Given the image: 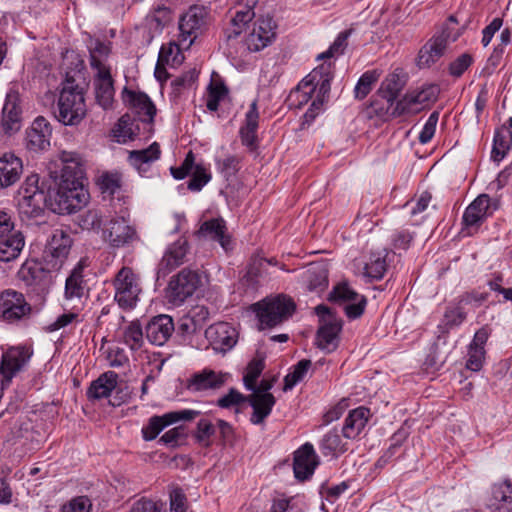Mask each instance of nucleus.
Masks as SVG:
<instances>
[{
    "label": "nucleus",
    "instance_id": "obj_47",
    "mask_svg": "<svg viewBox=\"0 0 512 512\" xmlns=\"http://www.w3.org/2000/svg\"><path fill=\"white\" fill-rule=\"evenodd\" d=\"M380 73L377 70L366 71L358 80L354 93L357 99H364L378 81Z\"/></svg>",
    "mask_w": 512,
    "mask_h": 512
},
{
    "label": "nucleus",
    "instance_id": "obj_41",
    "mask_svg": "<svg viewBox=\"0 0 512 512\" xmlns=\"http://www.w3.org/2000/svg\"><path fill=\"white\" fill-rule=\"evenodd\" d=\"M138 131L139 124L137 120L128 114L123 115L113 129L118 142L133 140L138 135Z\"/></svg>",
    "mask_w": 512,
    "mask_h": 512
},
{
    "label": "nucleus",
    "instance_id": "obj_25",
    "mask_svg": "<svg viewBox=\"0 0 512 512\" xmlns=\"http://www.w3.org/2000/svg\"><path fill=\"white\" fill-rule=\"evenodd\" d=\"M275 36L271 19H261L254 23L252 30L245 38V45L251 52H257L268 46Z\"/></svg>",
    "mask_w": 512,
    "mask_h": 512
},
{
    "label": "nucleus",
    "instance_id": "obj_50",
    "mask_svg": "<svg viewBox=\"0 0 512 512\" xmlns=\"http://www.w3.org/2000/svg\"><path fill=\"white\" fill-rule=\"evenodd\" d=\"M185 49L180 41L178 43H170L168 45H163L159 51V62L160 64H167L174 66L180 62V50Z\"/></svg>",
    "mask_w": 512,
    "mask_h": 512
},
{
    "label": "nucleus",
    "instance_id": "obj_52",
    "mask_svg": "<svg viewBox=\"0 0 512 512\" xmlns=\"http://www.w3.org/2000/svg\"><path fill=\"white\" fill-rule=\"evenodd\" d=\"M264 369V362L261 359H253L248 367L247 372L243 377L244 385L248 390L255 389V384Z\"/></svg>",
    "mask_w": 512,
    "mask_h": 512
},
{
    "label": "nucleus",
    "instance_id": "obj_54",
    "mask_svg": "<svg viewBox=\"0 0 512 512\" xmlns=\"http://www.w3.org/2000/svg\"><path fill=\"white\" fill-rule=\"evenodd\" d=\"M165 505L161 501H154L142 497L135 501L130 509V512H164Z\"/></svg>",
    "mask_w": 512,
    "mask_h": 512
},
{
    "label": "nucleus",
    "instance_id": "obj_21",
    "mask_svg": "<svg viewBox=\"0 0 512 512\" xmlns=\"http://www.w3.org/2000/svg\"><path fill=\"white\" fill-rule=\"evenodd\" d=\"M31 307L22 293L6 290L0 294V316L7 321L19 320L30 313Z\"/></svg>",
    "mask_w": 512,
    "mask_h": 512
},
{
    "label": "nucleus",
    "instance_id": "obj_7",
    "mask_svg": "<svg viewBox=\"0 0 512 512\" xmlns=\"http://www.w3.org/2000/svg\"><path fill=\"white\" fill-rule=\"evenodd\" d=\"M405 84L406 76L403 71L399 69H396L382 81L378 90V96L383 100V103L375 99L371 104L378 116L392 117V111L396 105L395 100L403 90Z\"/></svg>",
    "mask_w": 512,
    "mask_h": 512
},
{
    "label": "nucleus",
    "instance_id": "obj_59",
    "mask_svg": "<svg viewBox=\"0 0 512 512\" xmlns=\"http://www.w3.org/2000/svg\"><path fill=\"white\" fill-rule=\"evenodd\" d=\"M92 503L86 496H77L61 507V512H90Z\"/></svg>",
    "mask_w": 512,
    "mask_h": 512
},
{
    "label": "nucleus",
    "instance_id": "obj_42",
    "mask_svg": "<svg viewBox=\"0 0 512 512\" xmlns=\"http://www.w3.org/2000/svg\"><path fill=\"white\" fill-rule=\"evenodd\" d=\"M512 142V131L505 125L498 129L494 135L491 157L494 161L500 162L510 149Z\"/></svg>",
    "mask_w": 512,
    "mask_h": 512
},
{
    "label": "nucleus",
    "instance_id": "obj_45",
    "mask_svg": "<svg viewBox=\"0 0 512 512\" xmlns=\"http://www.w3.org/2000/svg\"><path fill=\"white\" fill-rule=\"evenodd\" d=\"M306 280L310 291L323 290L328 284V273L324 266H312L306 271Z\"/></svg>",
    "mask_w": 512,
    "mask_h": 512
},
{
    "label": "nucleus",
    "instance_id": "obj_8",
    "mask_svg": "<svg viewBox=\"0 0 512 512\" xmlns=\"http://www.w3.org/2000/svg\"><path fill=\"white\" fill-rule=\"evenodd\" d=\"M440 89L436 84L423 86L421 89H415L404 95V97L396 102L392 111V118H396L405 114H417L426 106L435 102L438 98Z\"/></svg>",
    "mask_w": 512,
    "mask_h": 512
},
{
    "label": "nucleus",
    "instance_id": "obj_48",
    "mask_svg": "<svg viewBox=\"0 0 512 512\" xmlns=\"http://www.w3.org/2000/svg\"><path fill=\"white\" fill-rule=\"evenodd\" d=\"M123 340L132 350H137L143 343V332L138 322H131L123 331Z\"/></svg>",
    "mask_w": 512,
    "mask_h": 512
},
{
    "label": "nucleus",
    "instance_id": "obj_60",
    "mask_svg": "<svg viewBox=\"0 0 512 512\" xmlns=\"http://www.w3.org/2000/svg\"><path fill=\"white\" fill-rule=\"evenodd\" d=\"M227 94V88L223 84H211L207 97L206 106L210 111H216L219 107V102Z\"/></svg>",
    "mask_w": 512,
    "mask_h": 512
},
{
    "label": "nucleus",
    "instance_id": "obj_55",
    "mask_svg": "<svg viewBox=\"0 0 512 512\" xmlns=\"http://www.w3.org/2000/svg\"><path fill=\"white\" fill-rule=\"evenodd\" d=\"M196 165L195 156L192 151H189L182 164L179 167H171L170 171L175 179L181 180L191 175Z\"/></svg>",
    "mask_w": 512,
    "mask_h": 512
},
{
    "label": "nucleus",
    "instance_id": "obj_13",
    "mask_svg": "<svg viewBox=\"0 0 512 512\" xmlns=\"http://www.w3.org/2000/svg\"><path fill=\"white\" fill-rule=\"evenodd\" d=\"M73 240L70 234L62 229H56L49 237L43 259L54 270H60L68 258Z\"/></svg>",
    "mask_w": 512,
    "mask_h": 512
},
{
    "label": "nucleus",
    "instance_id": "obj_38",
    "mask_svg": "<svg viewBox=\"0 0 512 512\" xmlns=\"http://www.w3.org/2000/svg\"><path fill=\"white\" fill-rule=\"evenodd\" d=\"M118 374L113 371H107L94 380L88 390L87 396L90 400H100L111 395L116 388Z\"/></svg>",
    "mask_w": 512,
    "mask_h": 512
},
{
    "label": "nucleus",
    "instance_id": "obj_26",
    "mask_svg": "<svg viewBox=\"0 0 512 512\" xmlns=\"http://www.w3.org/2000/svg\"><path fill=\"white\" fill-rule=\"evenodd\" d=\"M96 103L103 109H110L113 105L115 89L110 69L96 71L93 79Z\"/></svg>",
    "mask_w": 512,
    "mask_h": 512
},
{
    "label": "nucleus",
    "instance_id": "obj_32",
    "mask_svg": "<svg viewBox=\"0 0 512 512\" xmlns=\"http://www.w3.org/2000/svg\"><path fill=\"white\" fill-rule=\"evenodd\" d=\"M486 505L491 512H512V484L510 480L493 485L492 495Z\"/></svg>",
    "mask_w": 512,
    "mask_h": 512
},
{
    "label": "nucleus",
    "instance_id": "obj_12",
    "mask_svg": "<svg viewBox=\"0 0 512 512\" xmlns=\"http://www.w3.org/2000/svg\"><path fill=\"white\" fill-rule=\"evenodd\" d=\"M115 300L125 309L133 308L141 292L139 278L129 267H123L117 273L115 280Z\"/></svg>",
    "mask_w": 512,
    "mask_h": 512
},
{
    "label": "nucleus",
    "instance_id": "obj_23",
    "mask_svg": "<svg viewBox=\"0 0 512 512\" xmlns=\"http://www.w3.org/2000/svg\"><path fill=\"white\" fill-rule=\"evenodd\" d=\"M51 134L50 123L38 116L26 130V148L33 152L46 150L50 146Z\"/></svg>",
    "mask_w": 512,
    "mask_h": 512
},
{
    "label": "nucleus",
    "instance_id": "obj_49",
    "mask_svg": "<svg viewBox=\"0 0 512 512\" xmlns=\"http://www.w3.org/2000/svg\"><path fill=\"white\" fill-rule=\"evenodd\" d=\"M386 266L384 257L380 254H371L369 262L365 265L364 274L369 278L379 280L384 276Z\"/></svg>",
    "mask_w": 512,
    "mask_h": 512
},
{
    "label": "nucleus",
    "instance_id": "obj_39",
    "mask_svg": "<svg viewBox=\"0 0 512 512\" xmlns=\"http://www.w3.org/2000/svg\"><path fill=\"white\" fill-rule=\"evenodd\" d=\"M369 414V409L365 407H358L350 411L342 428L343 436L348 439L357 437L366 426Z\"/></svg>",
    "mask_w": 512,
    "mask_h": 512
},
{
    "label": "nucleus",
    "instance_id": "obj_3",
    "mask_svg": "<svg viewBox=\"0 0 512 512\" xmlns=\"http://www.w3.org/2000/svg\"><path fill=\"white\" fill-rule=\"evenodd\" d=\"M456 24V18L450 16L442 30L429 39L420 49L417 58V65L420 68H428L436 63L445 54L447 46L460 37L462 29L457 28Z\"/></svg>",
    "mask_w": 512,
    "mask_h": 512
},
{
    "label": "nucleus",
    "instance_id": "obj_62",
    "mask_svg": "<svg viewBox=\"0 0 512 512\" xmlns=\"http://www.w3.org/2000/svg\"><path fill=\"white\" fill-rule=\"evenodd\" d=\"M473 63V57L468 53H463L452 61L449 65V73L453 77H460Z\"/></svg>",
    "mask_w": 512,
    "mask_h": 512
},
{
    "label": "nucleus",
    "instance_id": "obj_58",
    "mask_svg": "<svg viewBox=\"0 0 512 512\" xmlns=\"http://www.w3.org/2000/svg\"><path fill=\"white\" fill-rule=\"evenodd\" d=\"M196 165L195 156L192 151H189L182 164L179 167H171L170 171L175 179L181 180L191 175Z\"/></svg>",
    "mask_w": 512,
    "mask_h": 512
},
{
    "label": "nucleus",
    "instance_id": "obj_10",
    "mask_svg": "<svg viewBox=\"0 0 512 512\" xmlns=\"http://www.w3.org/2000/svg\"><path fill=\"white\" fill-rule=\"evenodd\" d=\"M199 285L198 273L184 268L170 279L166 288V298L169 303L179 306L194 294Z\"/></svg>",
    "mask_w": 512,
    "mask_h": 512
},
{
    "label": "nucleus",
    "instance_id": "obj_37",
    "mask_svg": "<svg viewBox=\"0 0 512 512\" xmlns=\"http://www.w3.org/2000/svg\"><path fill=\"white\" fill-rule=\"evenodd\" d=\"M160 154V146L157 142H154L146 149L131 151L128 161L132 167L143 175L150 169L151 164L159 159Z\"/></svg>",
    "mask_w": 512,
    "mask_h": 512
},
{
    "label": "nucleus",
    "instance_id": "obj_20",
    "mask_svg": "<svg viewBox=\"0 0 512 512\" xmlns=\"http://www.w3.org/2000/svg\"><path fill=\"white\" fill-rule=\"evenodd\" d=\"M319 464V457L311 443H305L294 452L293 472L295 478L304 482L312 477Z\"/></svg>",
    "mask_w": 512,
    "mask_h": 512
},
{
    "label": "nucleus",
    "instance_id": "obj_18",
    "mask_svg": "<svg viewBox=\"0 0 512 512\" xmlns=\"http://www.w3.org/2000/svg\"><path fill=\"white\" fill-rule=\"evenodd\" d=\"M497 206L491 207V198L487 194L479 195L465 210L462 223L467 234L476 231L483 221L492 214Z\"/></svg>",
    "mask_w": 512,
    "mask_h": 512
},
{
    "label": "nucleus",
    "instance_id": "obj_61",
    "mask_svg": "<svg viewBox=\"0 0 512 512\" xmlns=\"http://www.w3.org/2000/svg\"><path fill=\"white\" fill-rule=\"evenodd\" d=\"M410 435L409 427L406 423H404L391 437V444L389 448L387 449L384 457L391 458L394 454L396 449H398L408 438Z\"/></svg>",
    "mask_w": 512,
    "mask_h": 512
},
{
    "label": "nucleus",
    "instance_id": "obj_46",
    "mask_svg": "<svg viewBox=\"0 0 512 512\" xmlns=\"http://www.w3.org/2000/svg\"><path fill=\"white\" fill-rule=\"evenodd\" d=\"M311 367V361L303 359L299 361L293 368V371L288 373L284 378L283 390H291L298 382L302 381L308 370Z\"/></svg>",
    "mask_w": 512,
    "mask_h": 512
},
{
    "label": "nucleus",
    "instance_id": "obj_31",
    "mask_svg": "<svg viewBox=\"0 0 512 512\" xmlns=\"http://www.w3.org/2000/svg\"><path fill=\"white\" fill-rule=\"evenodd\" d=\"M23 164L19 157L5 153L0 157V188L14 185L21 177Z\"/></svg>",
    "mask_w": 512,
    "mask_h": 512
},
{
    "label": "nucleus",
    "instance_id": "obj_5",
    "mask_svg": "<svg viewBox=\"0 0 512 512\" xmlns=\"http://www.w3.org/2000/svg\"><path fill=\"white\" fill-rule=\"evenodd\" d=\"M39 176H28L19 189L18 210L21 216L36 218L42 215L46 206L49 207V199L39 185Z\"/></svg>",
    "mask_w": 512,
    "mask_h": 512
},
{
    "label": "nucleus",
    "instance_id": "obj_1",
    "mask_svg": "<svg viewBox=\"0 0 512 512\" xmlns=\"http://www.w3.org/2000/svg\"><path fill=\"white\" fill-rule=\"evenodd\" d=\"M60 159L63 167L58 187L49 196V208L57 214H72L85 206L89 198L84 187V163L76 152L63 151Z\"/></svg>",
    "mask_w": 512,
    "mask_h": 512
},
{
    "label": "nucleus",
    "instance_id": "obj_22",
    "mask_svg": "<svg viewBox=\"0 0 512 512\" xmlns=\"http://www.w3.org/2000/svg\"><path fill=\"white\" fill-rule=\"evenodd\" d=\"M205 337L216 352L225 353L233 348L237 342L236 330L226 322H219L209 326Z\"/></svg>",
    "mask_w": 512,
    "mask_h": 512
},
{
    "label": "nucleus",
    "instance_id": "obj_2",
    "mask_svg": "<svg viewBox=\"0 0 512 512\" xmlns=\"http://www.w3.org/2000/svg\"><path fill=\"white\" fill-rule=\"evenodd\" d=\"M87 114L83 88L74 84L69 78L63 83L57 105L54 110L55 118L65 126L79 125Z\"/></svg>",
    "mask_w": 512,
    "mask_h": 512
},
{
    "label": "nucleus",
    "instance_id": "obj_57",
    "mask_svg": "<svg viewBox=\"0 0 512 512\" xmlns=\"http://www.w3.org/2000/svg\"><path fill=\"white\" fill-rule=\"evenodd\" d=\"M196 165L195 156L192 151H189L182 164L179 167H171L170 171L175 179L181 180L191 175Z\"/></svg>",
    "mask_w": 512,
    "mask_h": 512
},
{
    "label": "nucleus",
    "instance_id": "obj_16",
    "mask_svg": "<svg viewBox=\"0 0 512 512\" xmlns=\"http://www.w3.org/2000/svg\"><path fill=\"white\" fill-rule=\"evenodd\" d=\"M206 24L205 12L200 7H191L179 21L178 41L188 49Z\"/></svg>",
    "mask_w": 512,
    "mask_h": 512
},
{
    "label": "nucleus",
    "instance_id": "obj_19",
    "mask_svg": "<svg viewBox=\"0 0 512 512\" xmlns=\"http://www.w3.org/2000/svg\"><path fill=\"white\" fill-rule=\"evenodd\" d=\"M198 414L199 412L195 410H182L169 412L162 416H153L149 419L147 425L142 428L143 438L146 441L154 440L166 426L180 420H193Z\"/></svg>",
    "mask_w": 512,
    "mask_h": 512
},
{
    "label": "nucleus",
    "instance_id": "obj_35",
    "mask_svg": "<svg viewBox=\"0 0 512 512\" xmlns=\"http://www.w3.org/2000/svg\"><path fill=\"white\" fill-rule=\"evenodd\" d=\"M247 401L253 408L250 421L258 425L270 415L276 399L271 393H252L247 396Z\"/></svg>",
    "mask_w": 512,
    "mask_h": 512
},
{
    "label": "nucleus",
    "instance_id": "obj_6",
    "mask_svg": "<svg viewBox=\"0 0 512 512\" xmlns=\"http://www.w3.org/2000/svg\"><path fill=\"white\" fill-rule=\"evenodd\" d=\"M315 312L320 322L316 335V344L321 350L328 353L333 352L338 347L339 333L342 330V320L325 305H318L315 308Z\"/></svg>",
    "mask_w": 512,
    "mask_h": 512
},
{
    "label": "nucleus",
    "instance_id": "obj_4",
    "mask_svg": "<svg viewBox=\"0 0 512 512\" xmlns=\"http://www.w3.org/2000/svg\"><path fill=\"white\" fill-rule=\"evenodd\" d=\"M261 328H272L288 320L295 311L294 301L285 295L266 297L252 305Z\"/></svg>",
    "mask_w": 512,
    "mask_h": 512
},
{
    "label": "nucleus",
    "instance_id": "obj_40",
    "mask_svg": "<svg viewBox=\"0 0 512 512\" xmlns=\"http://www.w3.org/2000/svg\"><path fill=\"white\" fill-rule=\"evenodd\" d=\"M86 284L83 280V265L79 262L66 279L65 296L68 299L81 298L84 295Z\"/></svg>",
    "mask_w": 512,
    "mask_h": 512
},
{
    "label": "nucleus",
    "instance_id": "obj_9",
    "mask_svg": "<svg viewBox=\"0 0 512 512\" xmlns=\"http://www.w3.org/2000/svg\"><path fill=\"white\" fill-rule=\"evenodd\" d=\"M59 270H54L49 264L43 261L27 260L19 271L18 277L24 284L35 292L46 291L53 282V274Z\"/></svg>",
    "mask_w": 512,
    "mask_h": 512
},
{
    "label": "nucleus",
    "instance_id": "obj_34",
    "mask_svg": "<svg viewBox=\"0 0 512 512\" xmlns=\"http://www.w3.org/2000/svg\"><path fill=\"white\" fill-rule=\"evenodd\" d=\"M25 247V236L22 231H14L6 236H0V262L16 260Z\"/></svg>",
    "mask_w": 512,
    "mask_h": 512
},
{
    "label": "nucleus",
    "instance_id": "obj_14",
    "mask_svg": "<svg viewBox=\"0 0 512 512\" xmlns=\"http://www.w3.org/2000/svg\"><path fill=\"white\" fill-rule=\"evenodd\" d=\"M22 101L18 91L10 89L2 108L0 131L5 136L18 133L23 124Z\"/></svg>",
    "mask_w": 512,
    "mask_h": 512
},
{
    "label": "nucleus",
    "instance_id": "obj_29",
    "mask_svg": "<svg viewBox=\"0 0 512 512\" xmlns=\"http://www.w3.org/2000/svg\"><path fill=\"white\" fill-rule=\"evenodd\" d=\"M199 233L204 237L219 242L225 252H229L234 248V243L227 234L226 223L222 218L204 221L200 226Z\"/></svg>",
    "mask_w": 512,
    "mask_h": 512
},
{
    "label": "nucleus",
    "instance_id": "obj_63",
    "mask_svg": "<svg viewBox=\"0 0 512 512\" xmlns=\"http://www.w3.org/2000/svg\"><path fill=\"white\" fill-rule=\"evenodd\" d=\"M215 433V427L207 419H201L197 423V431L195 437L203 446L210 445V438Z\"/></svg>",
    "mask_w": 512,
    "mask_h": 512
},
{
    "label": "nucleus",
    "instance_id": "obj_11",
    "mask_svg": "<svg viewBox=\"0 0 512 512\" xmlns=\"http://www.w3.org/2000/svg\"><path fill=\"white\" fill-rule=\"evenodd\" d=\"M103 237L113 248L130 247L139 241L136 228L124 216L111 218L105 225Z\"/></svg>",
    "mask_w": 512,
    "mask_h": 512
},
{
    "label": "nucleus",
    "instance_id": "obj_51",
    "mask_svg": "<svg viewBox=\"0 0 512 512\" xmlns=\"http://www.w3.org/2000/svg\"><path fill=\"white\" fill-rule=\"evenodd\" d=\"M211 180V174L201 164H197L188 182V189L200 191Z\"/></svg>",
    "mask_w": 512,
    "mask_h": 512
},
{
    "label": "nucleus",
    "instance_id": "obj_28",
    "mask_svg": "<svg viewBox=\"0 0 512 512\" xmlns=\"http://www.w3.org/2000/svg\"><path fill=\"white\" fill-rule=\"evenodd\" d=\"M174 323L171 316L162 314L152 318L146 326V337L152 344L162 346L171 337Z\"/></svg>",
    "mask_w": 512,
    "mask_h": 512
},
{
    "label": "nucleus",
    "instance_id": "obj_56",
    "mask_svg": "<svg viewBox=\"0 0 512 512\" xmlns=\"http://www.w3.org/2000/svg\"><path fill=\"white\" fill-rule=\"evenodd\" d=\"M196 165L195 156L192 151H189L182 164L179 167H171L170 171L175 179L181 180L191 175Z\"/></svg>",
    "mask_w": 512,
    "mask_h": 512
},
{
    "label": "nucleus",
    "instance_id": "obj_17",
    "mask_svg": "<svg viewBox=\"0 0 512 512\" xmlns=\"http://www.w3.org/2000/svg\"><path fill=\"white\" fill-rule=\"evenodd\" d=\"M328 300L337 304L348 303L345 313L350 319L360 317L365 309L366 298L351 289L347 283H339L330 292Z\"/></svg>",
    "mask_w": 512,
    "mask_h": 512
},
{
    "label": "nucleus",
    "instance_id": "obj_33",
    "mask_svg": "<svg viewBox=\"0 0 512 512\" xmlns=\"http://www.w3.org/2000/svg\"><path fill=\"white\" fill-rule=\"evenodd\" d=\"M127 100L137 114L139 121L151 126L156 114V107L148 95L143 92L129 91Z\"/></svg>",
    "mask_w": 512,
    "mask_h": 512
},
{
    "label": "nucleus",
    "instance_id": "obj_24",
    "mask_svg": "<svg viewBox=\"0 0 512 512\" xmlns=\"http://www.w3.org/2000/svg\"><path fill=\"white\" fill-rule=\"evenodd\" d=\"M188 251V241L185 238H179L172 243L165 251L161 261L158 264V277H165L173 269L184 263Z\"/></svg>",
    "mask_w": 512,
    "mask_h": 512
},
{
    "label": "nucleus",
    "instance_id": "obj_53",
    "mask_svg": "<svg viewBox=\"0 0 512 512\" xmlns=\"http://www.w3.org/2000/svg\"><path fill=\"white\" fill-rule=\"evenodd\" d=\"M320 448L325 455L338 451H344L340 436L335 431L328 432L324 435L320 443Z\"/></svg>",
    "mask_w": 512,
    "mask_h": 512
},
{
    "label": "nucleus",
    "instance_id": "obj_30",
    "mask_svg": "<svg viewBox=\"0 0 512 512\" xmlns=\"http://www.w3.org/2000/svg\"><path fill=\"white\" fill-rule=\"evenodd\" d=\"M331 73L329 65H320L315 68L299 83V92L306 87H313V92L318 89V97L325 99L330 92Z\"/></svg>",
    "mask_w": 512,
    "mask_h": 512
},
{
    "label": "nucleus",
    "instance_id": "obj_44",
    "mask_svg": "<svg viewBox=\"0 0 512 512\" xmlns=\"http://www.w3.org/2000/svg\"><path fill=\"white\" fill-rule=\"evenodd\" d=\"M90 53V65L96 71H100L102 69H109L104 64V61L108 58L110 54V48L105 43L100 40H91L88 46Z\"/></svg>",
    "mask_w": 512,
    "mask_h": 512
},
{
    "label": "nucleus",
    "instance_id": "obj_36",
    "mask_svg": "<svg viewBox=\"0 0 512 512\" xmlns=\"http://www.w3.org/2000/svg\"><path fill=\"white\" fill-rule=\"evenodd\" d=\"M228 377L229 375L227 373L205 369L191 378L188 388L196 392L208 389H219L226 383Z\"/></svg>",
    "mask_w": 512,
    "mask_h": 512
},
{
    "label": "nucleus",
    "instance_id": "obj_15",
    "mask_svg": "<svg viewBox=\"0 0 512 512\" xmlns=\"http://www.w3.org/2000/svg\"><path fill=\"white\" fill-rule=\"evenodd\" d=\"M33 350L27 346L9 348L2 355L0 363V379L2 386L9 384L12 378L28 364Z\"/></svg>",
    "mask_w": 512,
    "mask_h": 512
},
{
    "label": "nucleus",
    "instance_id": "obj_64",
    "mask_svg": "<svg viewBox=\"0 0 512 512\" xmlns=\"http://www.w3.org/2000/svg\"><path fill=\"white\" fill-rule=\"evenodd\" d=\"M247 401V396H244L238 390L231 388L229 392L218 399L217 405L221 408H230L232 406H238Z\"/></svg>",
    "mask_w": 512,
    "mask_h": 512
},
{
    "label": "nucleus",
    "instance_id": "obj_43",
    "mask_svg": "<svg viewBox=\"0 0 512 512\" xmlns=\"http://www.w3.org/2000/svg\"><path fill=\"white\" fill-rule=\"evenodd\" d=\"M255 16L251 7L245 6L237 10L231 19V27L225 31L228 40L240 35L243 27L248 24Z\"/></svg>",
    "mask_w": 512,
    "mask_h": 512
},
{
    "label": "nucleus",
    "instance_id": "obj_27",
    "mask_svg": "<svg viewBox=\"0 0 512 512\" xmlns=\"http://www.w3.org/2000/svg\"><path fill=\"white\" fill-rule=\"evenodd\" d=\"M259 119L260 114L258 111L257 100H254L245 113L244 123L239 130L242 144L251 151L258 147L257 131L259 127Z\"/></svg>",
    "mask_w": 512,
    "mask_h": 512
}]
</instances>
